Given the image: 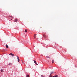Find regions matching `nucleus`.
<instances>
[{
  "mask_svg": "<svg viewBox=\"0 0 77 77\" xmlns=\"http://www.w3.org/2000/svg\"><path fill=\"white\" fill-rule=\"evenodd\" d=\"M34 38L35 39V38H36V34H35L34 35Z\"/></svg>",
  "mask_w": 77,
  "mask_h": 77,
  "instance_id": "obj_1",
  "label": "nucleus"
},
{
  "mask_svg": "<svg viewBox=\"0 0 77 77\" xmlns=\"http://www.w3.org/2000/svg\"><path fill=\"white\" fill-rule=\"evenodd\" d=\"M9 54L11 56H14V54L12 53H10Z\"/></svg>",
  "mask_w": 77,
  "mask_h": 77,
  "instance_id": "obj_4",
  "label": "nucleus"
},
{
  "mask_svg": "<svg viewBox=\"0 0 77 77\" xmlns=\"http://www.w3.org/2000/svg\"><path fill=\"white\" fill-rule=\"evenodd\" d=\"M17 59L18 61V62H20V58L18 56H17Z\"/></svg>",
  "mask_w": 77,
  "mask_h": 77,
  "instance_id": "obj_3",
  "label": "nucleus"
},
{
  "mask_svg": "<svg viewBox=\"0 0 77 77\" xmlns=\"http://www.w3.org/2000/svg\"><path fill=\"white\" fill-rule=\"evenodd\" d=\"M34 63H35V64H36V65H38L37 64V63H36V62L35 61V60H34Z\"/></svg>",
  "mask_w": 77,
  "mask_h": 77,
  "instance_id": "obj_2",
  "label": "nucleus"
},
{
  "mask_svg": "<svg viewBox=\"0 0 77 77\" xmlns=\"http://www.w3.org/2000/svg\"><path fill=\"white\" fill-rule=\"evenodd\" d=\"M47 57L48 58H50V57L49 56Z\"/></svg>",
  "mask_w": 77,
  "mask_h": 77,
  "instance_id": "obj_16",
  "label": "nucleus"
},
{
  "mask_svg": "<svg viewBox=\"0 0 77 77\" xmlns=\"http://www.w3.org/2000/svg\"><path fill=\"white\" fill-rule=\"evenodd\" d=\"M54 63V60H53L52 62V63Z\"/></svg>",
  "mask_w": 77,
  "mask_h": 77,
  "instance_id": "obj_10",
  "label": "nucleus"
},
{
  "mask_svg": "<svg viewBox=\"0 0 77 77\" xmlns=\"http://www.w3.org/2000/svg\"><path fill=\"white\" fill-rule=\"evenodd\" d=\"M11 20H12V19H11Z\"/></svg>",
  "mask_w": 77,
  "mask_h": 77,
  "instance_id": "obj_20",
  "label": "nucleus"
},
{
  "mask_svg": "<svg viewBox=\"0 0 77 77\" xmlns=\"http://www.w3.org/2000/svg\"><path fill=\"white\" fill-rule=\"evenodd\" d=\"M25 32H27V30L26 29V30H25Z\"/></svg>",
  "mask_w": 77,
  "mask_h": 77,
  "instance_id": "obj_11",
  "label": "nucleus"
},
{
  "mask_svg": "<svg viewBox=\"0 0 77 77\" xmlns=\"http://www.w3.org/2000/svg\"><path fill=\"white\" fill-rule=\"evenodd\" d=\"M54 72H51V75L52 74H53V73Z\"/></svg>",
  "mask_w": 77,
  "mask_h": 77,
  "instance_id": "obj_8",
  "label": "nucleus"
},
{
  "mask_svg": "<svg viewBox=\"0 0 77 77\" xmlns=\"http://www.w3.org/2000/svg\"><path fill=\"white\" fill-rule=\"evenodd\" d=\"M17 21H18V20H17V19H16L14 20V22H17Z\"/></svg>",
  "mask_w": 77,
  "mask_h": 77,
  "instance_id": "obj_5",
  "label": "nucleus"
},
{
  "mask_svg": "<svg viewBox=\"0 0 77 77\" xmlns=\"http://www.w3.org/2000/svg\"><path fill=\"white\" fill-rule=\"evenodd\" d=\"M41 76H42V77H44V76H43V75H42Z\"/></svg>",
  "mask_w": 77,
  "mask_h": 77,
  "instance_id": "obj_18",
  "label": "nucleus"
},
{
  "mask_svg": "<svg viewBox=\"0 0 77 77\" xmlns=\"http://www.w3.org/2000/svg\"><path fill=\"white\" fill-rule=\"evenodd\" d=\"M48 62H49V61H48Z\"/></svg>",
  "mask_w": 77,
  "mask_h": 77,
  "instance_id": "obj_22",
  "label": "nucleus"
},
{
  "mask_svg": "<svg viewBox=\"0 0 77 77\" xmlns=\"http://www.w3.org/2000/svg\"><path fill=\"white\" fill-rule=\"evenodd\" d=\"M12 65V64L11 63H9L8 65Z\"/></svg>",
  "mask_w": 77,
  "mask_h": 77,
  "instance_id": "obj_9",
  "label": "nucleus"
},
{
  "mask_svg": "<svg viewBox=\"0 0 77 77\" xmlns=\"http://www.w3.org/2000/svg\"><path fill=\"white\" fill-rule=\"evenodd\" d=\"M75 68H77V66H75Z\"/></svg>",
  "mask_w": 77,
  "mask_h": 77,
  "instance_id": "obj_17",
  "label": "nucleus"
},
{
  "mask_svg": "<svg viewBox=\"0 0 77 77\" xmlns=\"http://www.w3.org/2000/svg\"><path fill=\"white\" fill-rule=\"evenodd\" d=\"M58 75H56L55 76H53L52 77H57Z\"/></svg>",
  "mask_w": 77,
  "mask_h": 77,
  "instance_id": "obj_6",
  "label": "nucleus"
},
{
  "mask_svg": "<svg viewBox=\"0 0 77 77\" xmlns=\"http://www.w3.org/2000/svg\"><path fill=\"white\" fill-rule=\"evenodd\" d=\"M3 70L1 69V72H3Z\"/></svg>",
  "mask_w": 77,
  "mask_h": 77,
  "instance_id": "obj_13",
  "label": "nucleus"
},
{
  "mask_svg": "<svg viewBox=\"0 0 77 77\" xmlns=\"http://www.w3.org/2000/svg\"><path fill=\"white\" fill-rule=\"evenodd\" d=\"M6 48H8V47H9V46H8V45H6Z\"/></svg>",
  "mask_w": 77,
  "mask_h": 77,
  "instance_id": "obj_7",
  "label": "nucleus"
},
{
  "mask_svg": "<svg viewBox=\"0 0 77 77\" xmlns=\"http://www.w3.org/2000/svg\"><path fill=\"white\" fill-rule=\"evenodd\" d=\"M9 17H12V16H9Z\"/></svg>",
  "mask_w": 77,
  "mask_h": 77,
  "instance_id": "obj_19",
  "label": "nucleus"
},
{
  "mask_svg": "<svg viewBox=\"0 0 77 77\" xmlns=\"http://www.w3.org/2000/svg\"><path fill=\"white\" fill-rule=\"evenodd\" d=\"M41 28H42V27H41Z\"/></svg>",
  "mask_w": 77,
  "mask_h": 77,
  "instance_id": "obj_21",
  "label": "nucleus"
},
{
  "mask_svg": "<svg viewBox=\"0 0 77 77\" xmlns=\"http://www.w3.org/2000/svg\"><path fill=\"white\" fill-rule=\"evenodd\" d=\"M26 77H29V75H27Z\"/></svg>",
  "mask_w": 77,
  "mask_h": 77,
  "instance_id": "obj_12",
  "label": "nucleus"
},
{
  "mask_svg": "<svg viewBox=\"0 0 77 77\" xmlns=\"http://www.w3.org/2000/svg\"><path fill=\"white\" fill-rule=\"evenodd\" d=\"M43 36L44 37H45V35H43Z\"/></svg>",
  "mask_w": 77,
  "mask_h": 77,
  "instance_id": "obj_14",
  "label": "nucleus"
},
{
  "mask_svg": "<svg viewBox=\"0 0 77 77\" xmlns=\"http://www.w3.org/2000/svg\"><path fill=\"white\" fill-rule=\"evenodd\" d=\"M49 77H52V75H50L49 76Z\"/></svg>",
  "mask_w": 77,
  "mask_h": 77,
  "instance_id": "obj_15",
  "label": "nucleus"
}]
</instances>
